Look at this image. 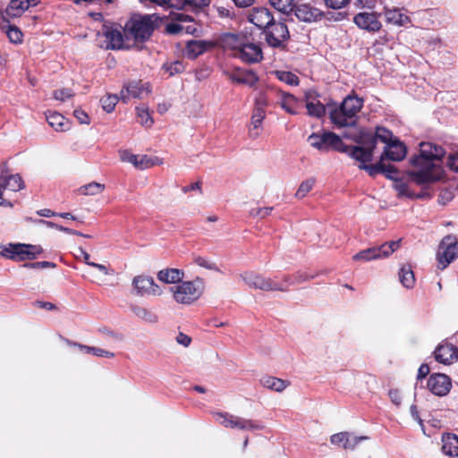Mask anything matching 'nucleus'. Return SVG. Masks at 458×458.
I'll return each mask as SVG.
<instances>
[{
	"mask_svg": "<svg viewBox=\"0 0 458 458\" xmlns=\"http://www.w3.org/2000/svg\"><path fill=\"white\" fill-rule=\"evenodd\" d=\"M445 149L431 142H421L419 154L411 158L413 170L408 172L411 182L424 185L441 179L443 170L437 164L445 156Z\"/></svg>",
	"mask_w": 458,
	"mask_h": 458,
	"instance_id": "1",
	"label": "nucleus"
},
{
	"mask_svg": "<svg viewBox=\"0 0 458 458\" xmlns=\"http://www.w3.org/2000/svg\"><path fill=\"white\" fill-rule=\"evenodd\" d=\"M215 44L224 51L233 52L235 57H263L260 44L250 41L245 34L224 33Z\"/></svg>",
	"mask_w": 458,
	"mask_h": 458,
	"instance_id": "2",
	"label": "nucleus"
},
{
	"mask_svg": "<svg viewBox=\"0 0 458 458\" xmlns=\"http://www.w3.org/2000/svg\"><path fill=\"white\" fill-rule=\"evenodd\" d=\"M159 17L156 14L134 15L124 25V32L133 42V48L140 50L157 27Z\"/></svg>",
	"mask_w": 458,
	"mask_h": 458,
	"instance_id": "3",
	"label": "nucleus"
},
{
	"mask_svg": "<svg viewBox=\"0 0 458 458\" xmlns=\"http://www.w3.org/2000/svg\"><path fill=\"white\" fill-rule=\"evenodd\" d=\"M363 106V100L360 98L348 96L338 108L330 112V119L337 127L354 126L356 114Z\"/></svg>",
	"mask_w": 458,
	"mask_h": 458,
	"instance_id": "4",
	"label": "nucleus"
},
{
	"mask_svg": "<svg viewBox=\"0 0 458 458\" xmlns=\"http://www.w3.org/2000/svg\"><path fill=\"white\" fill-rule=\"evenodd\" d=\"M174 299L182 304H191L197 301L204 291V282L197 277L192 281H182L176 285L170 287Z\"/></svg>",
	"mask_w": 458,
	"mask_h": 458,
	"instance_id": "5",
	"label": "nucleus"
},
{
	"mask_svg": "<svg viewBox=\"0 0 458 458\" xmlns=\"http://www.w3.org/2000/svg\"><path fill=\"white\" fill-rule=\"evenodd\" d=\"M307 140L311 147L324 152L334 149L349 155L352 147L344 144L338 135L331 131H325L322 134L312 133Z\"/></svg>",
	"mask_w": 458,
	"mask_h": 458,
	"instance_id": "6",
	"label": "nucleus"
},
{
	"mask_svg": "<svg viewBox=\"0 0 458 458\" xmlns=\"http://www.w3.org/2000/svg\"><path fill=\"white\" fill-rule=\"evenodd\" d=\"M287 18H280L279 21H274L264 30L265 39L269 47L275 48H284L285 43L290 38V33L285 22Z\"/></svg>",
	"mask_w": 458,
	"mask_h": 458,
	"instance_id": "7",
	"label": "nucleus"
},
{
	"mask_svg": "<svg viewBox=\"0 0 458 458\" xmlns=\"http://www.w3.org/2000/svg\"><path fill=\"white\" fill-rule=\"evenodd\" d=\"M42 251V248L38 245L10 243L8 246L3 248L1 255L5 259L23 261L36 259Z\"/></svg>",
	"mask_w": 458,
	"mask_h": 458,
	"instance_id": "8",
	"label": "nucleus"
},
{
	"mask_svg": "<svg viewBox=\"0 0 458 458\" xmlns=\"http://www.w3.org/2000/svg\"><path fill=\"white\" fill-rule=\"evenodd\" d=\"M400 244L401 240H397L385 242L380 246L368 248L356 253L352 259L355 261H370L387 258L400 248Z\"/></svg>",
	"mask_w": 458,
	"mask_h": 458,
	"instance_id": "9",
	"label": "nucleus"
},
{
	"mask_svg": "<svg viewBox=\"0 0 458 458\" xmlns=\"http://www.w3.org/2000/svg\"><path fill=\"white\" fill-rule=\"evenodd\" d=\"M24 188V182L21 177L16 174H10L7 163L4 162L0 165V206L12 207L10 201L3 199L4 190L18 191Z\"/></svg>",
	"mask_w": 458,
	"mask_h": 458,
	"instance_id": "10",
	"label": "nucleus"
},
{
	"mask_svg": "<svg viewBox=\"0 0 458 458\" xmlns=\"http://www.w3.org/2000/svg\"><path fill=\"white\" fill-rule=\"evenodd\" d=\"M457 257L458 240L454 235H446L442 239L437 252V267L445 269Z\"/></svg>",
	"mask_w": 458,
	"mask_h": 458,
	"instance_id": "11",
	"label": "nucleus"
},
{
	"mask_svg": "<svg viewBox=\"0 0 458 458\" xmlns=\"http://www.w3.org/2000/svg\"><path fill=\"white\" fill-rule=\"evenodd\" d=\"M349 156L360 162L359 168L367 171L370 176H376L378 174H382V171H384V160H382V157L377 164H367L370 162L373 157V151L371 149H366L360 146H352Z\"/></svg>",
	"mask_w": 458,
	"mask_h": 458,
	"instance_id": "12",
	"label": "nucleus"
},
{
	"mask_svg": "<svg viewBox=\"0 0 458 458\" xmlns=\"http://www.w3.org/2000/svg\"><path fill=\"white\" fill-rule=\"evenodd\" d=\"M295 16L301 21L313 22L320 20L323 16H326L327 20L341 21L344 15L343 13H337L336 14L328 12L324 13L318 8L311 6L309 4H295L293 8Z\"/></svg>",
	"mask_w": 458,
	"mask_h": 458,
	"instance_id": "13",
	"label": "nucleus"
},
{
	"mask_svg": "<svg viewBox=\"0 0 458 458\" xmlns=\"http://www.w3.org/2000/svg\"><path fill=\"white\" fill-rule=\"evenodd\" d=\"M241 277L250 287L254 289H259L262 291H287V287L283 286L282 284L276 283L270 278H266L253 272L242 274Z\"/></svg>",
	"mask_w": 458,
	"mask_h": 458,
	"instance_id": "14",
	"label": "nucleus"
},
{
	"mask_svg": "<svg viewBox=\"0 0 458 458\" xmlns=\"http://www.w3.org/2000/svg\"><path fill=\"white\" fill-rule=\"evenodd\" d=\"M394 140L392 131L384 127H377L375 134L370 132H361L356 141L362 145L360 146L361 148L371 149L374 152L377 140L387 145Z\"/></svg>",
	"mask_w": 458,
	"mask_h": 458,
	"instance_id": "15",
	"label": "nucleus"
},
{
	"mask_svg": "<svg viewBox=\"0 0 458 458\" xmlns=\"http://www.w3.org/2000/svg\"><path fill=\"white\" fill-rule=\"evenodd\" d=\"M216 420L225 428H239L242 430H259L263 427L256 422L233 416L227 412H217L215 414Z\"/></svg>",
	"mask_w": 458,
	"mask_h": 458,
	"instance_id": "16",
	"label": "nucleus"
},
{
	"mask_svg": "<svg viewBox=\"0 0 458 458\" xmlns=\"http://www.w3.org/2000/svg\"><path fill=\"white\" fill-rule=\"evenodd\" d=\"M151 92L149 83L141 81H132L124 83L120 92V98L123 103H128L131 98H144Z\"/></svg>",
	"mask_w": 458,
	"mask_h": 458,
	"instance_id": "17",
	"label": "nucleus"
},
{
	"mask_svg": "<svg viewBox=\"0 0 458 458\" xmlns=\"http://www.w3.org/2000/svg\"><path fill=\"white\" fill-rule=\"evenodd\" d=\"M132 286L136 294L140 296L153 295L160 296L161 288L155 283L153 277L148 276H136L132 279Z\"/></svg>",
	"mask_w": 458,
	"mask_h": 458,
	"instance_id": "18",
	"label": "nucleus"
},
{
	"mask_svg": "<svg viewBox=\"0 0 458 458\" xmlns=\"http://www.w3.org/2000/svg\"><path fill=\"white\" fill-rule=\"evenodd\" d=\"M106 39V48L111 49H132L133 42H131L126 33L118 29H106L104 31Z\"/></svg>",
	"mask_w": 458,
	"mask_h": 458,
	"instance_id": "19",
	"label": "nucleus"
},
{
	"mask_svg": "<svg viewBox=\"0 0 458 458\" xmlns=\"http://www.w3.org/2000/svg\"><path fill=\"white\" fill-rule=\"evenodd\" d=\"M452 386L451 379L445 374H433L428 380V388L436 395H446Z\"/></svg>",
	"mask_w": 458,
	"mask_h": 458,
	"instance_id": "20",
	"label": "nucleus"
},
{
	"mask_svg": "<svg viewBox=\"0 0 458 458\" xmlns=\"http://www.w3.org/2000/svg\"><path fill=\"white\" fill-rule=\"evenodd\" d=\"M379 14L376 13L361 12L357 13L354 18V23L360 29L370 32L378 31L381 29V22L378 20Z\"/></svg>",
	"mask_w": 458,
	"mask_h": 458,
	"instance_id": "21",
	"label": "nucleus"
},
{
	"mask_svg": "<svg viewBox=\"0 0 458 458\" xmlns=\"http://www.w3.org/2000/svg\"><path fill=\"white\" fill-rule=\"evenodd\" d=\"M248 19L250 22L263 30L275 21L268 9L264 7L253 8L249 14Z\"/></svg>",
	"mask_w": 458,
	"mask_h": 458,
	"instance_id": "22",
	"label": "nucleus"
},
{
	"mask_svg": "<svg viewBox=\"0 0 458 458\" xmlns=\"http://www.w3.org/2000/svg\"><path fill=\"white\" fill-rule=\"evenodd\" d=\"M406 147L397 139L386 145L382 154V160L401 161L406 156Z\"/></svg>",
	"mask_w": 458,
	"mask_h": 458,
	"instance_id": "23",
	"label": "nucleus"
},
{
	"mask_svg": "<svg viewBox=\"0 0 458 458\" xmlns=\"http://www.w3.org/2000/svg\"><path fill=\"white\" fill-rule=\"evenodd\" d=\"M437 361L443 364H450L458 359V350L453 344H443L437 346L434 352Z\"/></svg>",
	"mask_w": 458,
	"mask_h": 458,
	"instance_id": "24",
	"label": "nucleus"
},
{
	"mask_svg": "<svg viewBox=\"0 0 458 458\" xmlns=\"http://www.w3.org/2000/svg\"><path fill=\"white\" fill-rule=\"evenodd\" d=\"M230 79L237 83L254 87L259 81V77L251 70L234 68L229 75Z\"/></svg>",
	"mask_w": 458,
	"mask_h": 458,
	"instance_id": "25",
	"label": "nucleus"
},
{
	"mask_svg": "<svg viewBox=\"0 0 458 458\" xmlns=\"http://www.w3.org/2000/svg\"><path fill=\"white\" fill-rule=\"evenodd\" d=\"M266 117V111L254 108L251 118L250 124L249 129V135L252 139H257L260 135V128L262 126L263 120Z\"/></svg>",
	"mask_w": 458,
	"mask_h": 458,
	"instance_id": "26",
	"label": "nucleus"
},
{
	"mask_svg": "<svg viewBox=\"0 0 458 458\" xmlns=\"http://www.w3.org/2000/svg\"><path fill=\"white\" fill-rule=\"evenodd\" d=\"M183 277V271L177 268L162 269L157 273V279L165 284H179Z\"/></svg>",
	"mask_w": 458,
	"mask_h": 458,
	"instance_id": "27",
	"label": "nucleus"
},
{
	"mask_svg": "<svg viewBox=\"0 0 458 458\" xmlns=\"http://www.w3.org/2000/svg\"><path fill=\"white\" fill-rule=\"evenodd\" d=\"M121 158L123 162L131 163L140 169H145L154 165L148 156H137L127 151L122 153Z\"/></svg>",
	"mask_w": 458,
	"mask_h": 458,
	"instance_id": "28",
	"label": "nucleus"
},
{
	"mask_svg": "<svg viewBox=\"0 0 458 458\" xmlns=\"http://www.w3.org/2000/svg\"><path fill=\"white\" fill-rule=\"evenodd\" d=\"M442 451L448 456H458V437L454 434H445L442 437Z\"/></svg>",
	"mask_w": 458,
	"mask_h": 458,
	"instance_id": "29",
	"label": "nucleus"
},
{
	"mask_svg": "<svg viewBox=\"0 0 458 458\" xmlns=\"http://www.w3.org/2000/svg\"><path fill=\"white\" fill-rule=\"evenodd\" d=\"M47 121L48 124L57 131H67L70 127L65 117L56 112H49L47 114Z\"/></svg>",
	"mask_w": 458,
	"mask_h": 458,
	"instance_id": "30",
	"label": "nucleus"
},
{
	"mask_svg": "<svg viewBox=\"0 0 458 458\" xmlns=\"http://www.w3.org/2000/svg\"><path fill=\"white\" fill-rule=\"evenodd\" d=\"M385 16L388 23L403 26L410 21V18L401 13L400 9H389L385 7Z\"/></svg>",
	"mask_w": 458,
	"mask_h": 458,
	"instance_id": "31",
	"label": "nucleus"
},
{
	"mask_svg": "<svg viewBox=\"0 0 458 458\" xmlns=\"http://www.w3.org/2000/svg\"><path fill=\"white\" fill-rule=\"evenodd\" d=\"M215 42L204 40H192L187 44V49L190 54L195 57L204 54L207 50L213 48Z\"/></svg>",
	"mask_w": 458,
	"mask_h": 458,
	"instance_id": "32",
	"label": "nucleus"
},
{
	"mask_svg": "<svg viewBox=\"0 0 458 458\" xmlns=\"http://www.w3.org/2000/svg\"><path fill=\"white\" fill-rule=\"evenodd\" d=\"M131 310L137 318L144 320L147 323L155 324L158 321L157 315L155 312L144 307L139 305H132L131 307Z\"/></svg>",
	"mask_w": 458,
	"mask_h": 458,
	"instance_id": "33",
	"label": "nucleus"
},
{
	"mask_svg": "<svg viewBox=\"0 0 458 458\" xmlns=\"http://www.w3.org/2000/svg\"><path fill=\"white\" fill-rule=\"evenodd\" d=\"M165 32L171 35H177L182 32L186 34H194L197 31V28L193 24L183 26L178 22H170L165 25Z\"/></svg>",
	"mask_w": 458,
	"mask_h": 458,
	"instance_id": "34",
	"label": "nucleus"
},
{
	"mask_svg": "<svg viewBox=\"0 0 458 458\" xmlns=\"http://www.w3.org/2000/svg\"><path fill=\"white\" fill-rule=\"evenodd\" d=\"M399 280L404 287H413L415 284V276L410 265H404L400 268Z\"/></svg>",
	"mask_w": 458,
	"mask_h": 458,
	"instance_id": "35",
	"label": "nucleus"
},
{
	"mask_svg": "<svg viewBox=\"0 0 458 458\" xmlns=\"http://www.w3.org/2000/svg\"><path fill=\"white\" fill-rule=\"evenodd\" d=\"M269 3L274 8L284 15V18H288L293 12L295 6L293 0H269Z\"/></svg>",
	"mask_w": 458,
	"mask_h": 458,
	"instance_id": "36",
	"label": "nucleus"
},
{
	"mask_svg": "<svg viewBox=\"0 0 458 458\" xmlns=\"http://www.w3.org/2000/svg\"><path fill=\"white\" fill-rule=\"evenodd\" d=\"M27 10L23 0H11L5 9L8 16L20 17Z\"/></svg>",
	"mask_w": 458,
	"mask_h": 458,
	"instance_id": "37",
	"label": "nucleus"
},
{
	"mask_svg": "<svg viewBox=\"0 0 458 458\" xmlns=\"http://www.w3.org/2000/svg\"><path fill=\"white\" fill-rule=\"evenodd\" d=\"M261 384L263 386L276 392H282L287 386L285 381L274 377H263L261 379Z\"/></svg>",
	"mask_w": 458,
	"mask_h": 458,
	"instance_id": "38",
	"label": "nucleus"
},
{
	"mask_svg": "<svg viewBox=\"0 0 458 458\" xmlns=\"http://www.w3.org/2000/svg\"><path fill=\"white\" fill-rule=\"evenodd\" d=\"M162 69L168 73V76H173L181 73L185 69V64L182 59H175L173 62H166L162 65Z\"/></svg>",
	"mask_w": 458,
	"mask_h": 458,
	"instance_id": "39",
	"label": "nucleus"
},
{
	"mask_svg": "<svg viewBox=\"0 0 458 458\" xmlns=\"http://www.w3.org/2000/svg\"><path fill=\"white\" fill-rule=\"evenodd\" d=\"M105 189V185L99 182H92L90 183L81 186L78 191L81 195H97L101 193Z\"/></svg>",
	"mask_w": 458,
	"mask_h": 458,
	"instance_id": "40",
	"label": "nucleus"
},
{
	"mask_svg": "<svg viewBox=\"0 0 458 458\" xmlns=\"http://www.w3.org/2000/svg\"><path fill=\"white\" fill-rule=\"evenodd\" d=\"M314 277L315 275H310L306 272L298 271L293 275V278H292L289 276H285L284 277V282L285 283V284H283V286H286L288 288L289 285L291 284H293L295 283H303Z\"/></svg>",
	"mask_w": 458,
	"mask_h": 458,
	"instance_id": "41",
	"label": "nucleus"
},
{
	"mask_svg": "<svg viewBox=\"0 0 458 458\" xmlns=\"http://www.w3.org/2000/svg\"><path fill=\"white\" fill-rule=\"evenodd\" d=\"M137 116L141 125L145 127H150L154 123V120L149 114V110L147 106H141L136 107Z\"/></svg>",
	"mask_w": 458,
	"mask_h": 458,
	"instance_id": "42",
	"label": "nucleus"
},
{
	"mask_svg": "<svg viewBox=\"0 0 458 458\" xmlns=\"http://www.w3.org/2000/svg\"><path fill=\"white\" fill-rule=\"evenodd\" d=\"M121 99L120 96L116 94H107L100 99L101 106L106 113L114 111L118 100Z\"/></svg>",
	"mask_w": 458,
	"mask_h": 458,
	"instance_id": "43",
	"label": "nucleus"
},
{
	"mask_svg": "<svg viewBox=\"0 0 458 458\" xmlns=\"http://www.w3.org/2000/svg\"><path fill=\"white\" fill-rule=\"evenodd\" d=\"M276 78L291 86H296L299 84L298 77L291 72L286 71H275L273 72Z\"/></svg>",
	"mask_w": 458,
	"mask_h": 458,
	"instance_id": "44",
	"label": "nucleus"
},
{
	"mask_svg": "<svg viewBox=\"0 0 458 458\" xmlns=\"http://www.w3.org/2000/svg\"><path fill=\"white\" fill-rule=\"evenodd\" d=\"M81 351L87 352V353H91L95 356H98V357H106V358H112L114 356V354L109 351H106V350H104V349H101V348H98V347H91V346H87V345H83V344H76Z\"/></svg>",
	"mask_w": 458,
	"mask_h": 458,
	"instance_id": "45",
	"label": "nucleus"
},
{
	"mask_svg": "<svg viewBox=\"0 0 458 458\" xmlns=\"http://www.w3.org/2000/svg\"><path fill=\"white\" fill-rule=\"evenodd\" d=\"M306 108L309 115L313 117L320 118L326 114V107L320 101H317L314 104L310 103L306 105Z\"/></svg>",
	"mask_w": 458,
	"mask_h": 458,
	"instance_id": "46",
	"label": "nucleus"
},
{
	"mask_svg": "<svg viewBox=\"0 0 458 458\" xmlns=\"http://www.w3.org/2000/svg\"><path fill=\"white\" fill-rule=\"evenodd\" d=\"M314 184H315L314 179H309V180L302 182L300 184V186L295 193L296 198H298V199L304 198L312 190Z\"/></svg>",
	"mask_w": 458,
	"mask_h": 458,
	"instance_id": "47",
	"label": "nucleus"
},
{
	"mask_svg": "<svg viewBox=\"0 0 458 458\" xmlns=\"http://www.w3.org/2000/svg\"><path fill=\"white\" fill-rule=\"evenodd\" d=\"M294 102H296V99L293 95L282 93L281 107L289 114H296L293 108V104Z\"/></svg>",
	"mask_w": 458,
	"mask_h": 458,
	"instance_id": "48",
	"label": "nucleus"
},
{
	"mask_svg": "<svg viewBox=\"0 0 458 458\" xmlns=\"http://www.w3.org/2000/svg\"><path fill=\"white\" fill-rule=\"evenodd\" d=\"M193 261L196 265L207 268L208 270L219 271L216 264L207 258L201 256H196L193 258Z\"/></svg>",
	"mask_w": 458,
	"mask_h": 458,
	"instance_id": "49",
	"label": "nucleus"
},
{
	"mask_svg": "<svg viewBox=\"0 0 458 458\" xmlns=\"http://www.w3.org/2000/svg\"><path fill=\"white\" fill-rule=\"evenodd\" d=\"M369 439V437H357L348 432V437L344 444V449L353 450L361 441Z\"/></svg>",
	"mask_w": 458,
	"mask_h": 458,
	"instance_id": "50",
	"label": "nucleus"
},
{
	"mask_svg": "<svg viewBox=\"0 0 458 458\" xmlns=\"http://www.w3.org/2000/svg\"><path fill=\"white\" fill-rule=\"evenodd\" d=\"M23 267L31 269H45V268H55L56 265L50 261H38L32 263H26Z\"/></svg>",
	"mask_w": 458,
	"mask_h": 458,
	"instance_id": "51",
	"label": "nucleus"
},
{
	"mask_svg": "<svg viewBox=\"0 0 458 458\" xmlns=\"http://www.w3.org/2000/svg\"><path fill=\"white\" fill-rule=\"evenodd\" d=\"M348 437V432H339L334 434L330 437V442L335 445H342L344 448V444Z\"/></svg>",
	"mask_w": 458,
	"mask_h": 458,
	"instance_id": "52",
	"label": "nucleus"
},
{
	"mask_svg": "<svg viewBox=\"0 0 458 458\" xmlns=\"http://www.w3.org/2000/svg\"><path fill=\"white\" fill-rule=\"evenodd\" d=\"M74 93L70 89H60L54 91V98L56 100L65 101L71 98Z\"/></svg>",
	"mask_w": 458,
	"mask_h": 458,
	"instance_id": "53",
	"label": "nucleus"
},
{
	"mask_svg": "<svg viewBox=\"0 0 458 458\" xmlns=\"http://www.w3.org/2000/svg\"><path fill=\"white\" fill-rule=\"evenodd\" d=\"M184 2H186V9H200L210 4V0H184Z\"/></svg>",
	"mask_w": 458,
	"mask_h": 458,
	"instance_id": "54",
	"label": "nucleus"
},
{
	"mask_svg": "<svg viewBox=\"0 0 458 458\" xmlns=\"http://www.w3.org/2000/svg\"><path fill=\"white\" fill-rule=\"evenodd\" d=\"M7 36L12 42L18 43L21 41L22 33L18 28L10 27L7 30Z\"/></svg>",
	"mask_w": 458,
	"mask_h": 458,
	"instance_id": "55",
	"label": "nucleus"
},
{
	"mask_svg": "<svg viewBox=\"0 0 458 458\" xmlns=\"http://www.w3.org/2000/svg\"><path fill=\"white\" fill-rule=\"evenodd\" d=\"M272 210H273V208H271V207L255 208L250 211V215L251 216H259L261 218H264V217L267 216L268 215H270Z\"/></svg>",
	"mask_w": 458,
	"mask_h": 458,
	"instance_id": "56",
	"label": "nucleus"
},
{
	"mask_svg": "<svg viewBox=\"0 0 458 458\" xmlns=\"http://www.w3.org/2000/svg\"><path fill=\"white\" fill-rule=\"evenodd\" d=\"M268 106V98L266 93L259 92V95L255 98V107L265 110V108Z\"/></svg>",
	"mask_w": 458,
	"mask_h": 458,
	"instance_id": "57",
	"label": "nucleus"
},
{
	"mask_svg": "<svg viewBox=\"0 0 458 458\" xmlns=\"http://www.w3.org/2000/svg\"><path fill=\"white\" fill-rule=\"evenodd\" d=\"M324 2L328 8L341 9L348 4L351 0H324Z\"/></svg>",
	"mask_w": 458,
	"mask_h": 458,
	"instance_id": "58",
	"label": "nucleus"
},
{
	"mask_svg": "<svg viewBox=\"0 0 458 458\" xmlns=\"http://www.w3.org/2000/svg\"><path fill=\"white\" fill-rule=\"evenodd\" d=\"M74 116L77 118V120L81 124H89V118L87 113H85L81 108L75 109L73 112Z\"/></svg>",
	"mask_w": 458,
	"mask_h": 458,
	"instance_id": "59",
	"label": "nucleus"
},
{
	"mask_svg": "<svg viewBox=\"0 0 458 458\" xmlns=\"http://www.w3.org/2000/svg\"><path fill=\"white\" fill-rule=\"evenodd\" d=\"M382 174H384L387 178L395 180L398 171L394 165L384 164V171H382Z\"/></svg>",
	"mask_w": 458,
	"mask_h": 458,
	"instance_id": "60",
	"label": "nucleus"
},
{
	"mask_svg": "<svg viewBox=\"0 0 458 458\" xmlns=\"http://www.w3.org/2000/svg\"><path fill=\"white\" fill-rule=\"evenodd\" d=\"M395 189L401 195L412 197V195L410 193L409 187L405 182H397L395 183Z\"/></svg>",
	"mask_w": 458,
	"mask_h": 458,
	"instance_id": "61",
	"label": "nucleus"
},
{
	"mask_svg": "<svg viewBox=\"0 0 458 458\" xmlns=\"http://www.w3.org/2000/svg\"><path fill=\"white\" fill-rule=\"evenodd\" d=\"M447 164L451 170L458 173V152L448 157Z\"/></svg>",
	"mask_w": 458,
	"mask_h": 458,
	"instance_id": "62",
	"label": "nucleus"
},
{
	"mask_svg": "<svg viewBox=\"0 0 458 458\" xmlns=\"http://www.w3.org/2000/svg\"><path fill=\"white\" fill-rule=\"evenodd\" d=\"M388 395L393 403H394L397 406L401 404L402 394L398 390H396V389L390 390L388 393Z\"/></svg>",
	"mask_w": 458,
	"mask_h": 458,
	"instance_id": "63",
	"label": "nucleus"
},
{
	"mask_svg": "<svg viewBox=\"0 0 458 458\" xmlns=\"http://www.w3.org/2000/svg\"><path fill=\"white\" fill-rule=\"evenodd\" d=\"M173 20L177 22H192L193 18L185 13H174L173 16Z\"/></svg>",
	"mask_w": 458,
	"mask_h": 458,
	"instance_id": "64",
	"label": "nucleus"
}]
</instances>
